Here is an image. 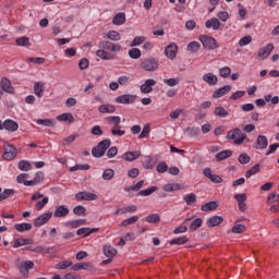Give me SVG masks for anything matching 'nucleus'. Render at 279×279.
Segmentation results:
<instances>
[{"mask_svg":"<svg viewBox=\"0 0 279 279\" xmlns=\"http://www.w3.org/2000/svg\"><path fill=\"white\" fill-rule=\"evenodd\" d=\"M278 199H279V194L272 193L267 196V204H276V202H278Z\"/></svg>","mask_w":279,"mask_h":279,"instance_id":"774afa93","label":"nucleus"},{"mask_svg":"<svg viewBox=\"0 0 279 279\" xmlns=\"http://www.w3.org/2000/svg\"><path fill=\"white\" fill-rule=\"evenodd\" d=\"M256 149H267V146L269 145V140H267V136L265 135H258L256 140Z\"/></svg>","mask_w":279,"mask_h":279,"instance_id":"5701e85b","label":"nucleus"},{"mask_svg":"<svg viewBox=\"0 0 279 279\" xmlns=\"http://www.w3.org/2000/svg\"><path fill=\"white\" fill-rule=\"evenodd\" d=\"M137 96L132 94H123L116 98V104L130 105L136 101Z\"/></svg>","mask_w":279,"mask_h":279,"instance_id":"6e6552de","label":"nucleus"},{"mask_svg":"<svg viewBox=\"0 0 279 279\" xmlns=\"http://www.w3.org/2000/svg\"><path fill=\"white\" fill-rule=\"evenodd\" d=\"M227 138L233 141L234 145H243L247 141V135L241 129L235 128L227 133Z\"/></svg>","mask_w":279,"mask_h":279,"instance_id":"f257e3e1","label":"nucleus"},{"mask_svg":"<svg viewBox=\"0 0 279 279\" xmlns=\"http://www.w3.org/2000/svg\"><path fill=\"white\" fill-rule=\"evenodd\" d=\"M185 243H189V238H186V235L173 238L170 241V245H184Z\"/></svg>","mask_w":279,"mask_h":279,"instance_id":"f704fd0d","label":"nucleus"},{"mask_svg":"<svg viewBox=\"0 0 279 279\" xmlns=\"http://www.w3.org/2000/svg\"><path fill=\"white\" fill-rule=\"evenodd\" d=\"M112 136H125V131L121 130V124L111 128Z\"/></svg>","mask_w":279,"mask_h":279,"instance_id":"a18cd8bd","label":"nucleus"},{"mask_svg":"<svg viewBox=\"0 0 279 279\" xmlns=\"http://www.w3.org/2000/svg\"><path fill=\"white\" fill-rule=\"evenodd\" d=\"M14 193H16V191H14L13 189H4L3 192L0 194V202L8 199V197H12Z\"/></svg>","mask_w":279,"mask_h":279,"instance_id":"ea45409f","label":"nucleus"},{"mask_svg":"<svg viewBox=\"0 0 279 279\" xmlns=\"http://www.w3.org/2000/svg\"><path fill=\"white\" fill-rule=\"evenodd\" d=\"M185 204L187 206H193V204H195V202H197V195L191 193V194H187L183 197Z\"/></svg>","mask_w":279,"mask_h":279,"instance_id":"37998d69","label":"nucleus"},{"mask_svg":"<svg viewBox=\"0 0 279 279\" xmlns=\"http://www.w3.org/2000/svg\"><path fill=\"white\" fill-rule=\"evenodd\" d=\"M35 123H37V125H44L45 128H53V125H56V121L51 119H37Z\"/></svg>","mask_w":279,"mask_h":279,"instance_id":"7c9ffc66","label":"nucleus"},{"mask_svg":"<svg viewBox=\"0 0 279 279\" xmlns=\"http://www.w3.org/2000/svg\"><path fill=\"white\" fill-rule=\"evenodd\" d=\"M68 215H69V209L64 205L58 206L53 214L54 217H59V218L66 217Z\"/></svg>","mask_w":279,"mask_h":279,"instance_id":"c85d7f7f","label":"nucleus"},{"mask_svg":"<svg viewBox=\"0 0 279 279\" xmlns=\"http://www.w3.org/2000/svg\"><path fill=\"white\" fill-rule=\"evenodd\" d=\"M230 90H232V86L225 85V86L218 88L217 90H215L213 94V97H214V99H219V98L223 97V95H228V93H230Z\"/></svg>","mask_w":279,"mask_h":279,"instance_id":"a211bd4d","label":"nucleus"},{"mask_svg":"<svg viewBox=\"0 0 279 279\" xmlns=\"http://www.w3.org/2000/svg\"><path fill=\"white\" fill-rule=\"evenodd\" d=\"M32 169V163L27 160H21L19 162V170L20 171H29Z\"/></svg>","mask_w":279,"mask_h":279,"instance_id":"09e8293b","label":"nucleus"},{"mask_svg":"<svg viewBox=\"0 0 279 279\" xmlns=\"http://www.w3.org/2000/svg\"><path fill=\"white\" fill-rule=\"evenodd\" d=\"M107 37L109 38V40H113L114 43L121 40V34L117 31H109Z\"/></svg>","mask_w":279,"mask_h":279,"instance_id":"49530a36","label":"nucleus"},{"mask_svg":"<svg viewBox=\"0 0 279 279\" xmlns=\"http://www.w3.org/2000/svg\"><path fill=\"white\" fill-rule=\"evenodd\" d=\"M34 244V240L33 239H15L14 240V244L13 247L16 250L19 247H23V245H33Z\"/></svg>","mask_w":279,"mask_h":279,"instance_id":"b1692460","label":"nucleus"},{"mask_svg":"<svg viewBox=\"0 0 279 279\" xmlns=\"http://www.w3.org/2000/svg\"><path fill=\"white\" fill-rule=\"evenodd\" d=\"M73 262L71 260H63L57 264L56 269H66V267H72Z\"/></svg>","mask_w":279,"mask_h":279,"instance_id":"0e129e2a","label":"nucleus"},{"mask_svg":"<svg viewBox=\"0 0 279 279\" xmlns=\"http://www.w3.org/2000/svg\"><path fill=\"white\" fill-rule=\"evenodd\" d=\"M99 231V228L83 227L76 231L77 236H90V234Z\"/></svg>","mask_w":279,"mask_h":279,"instance_id":"aec40b11","label":"nucleus"},{"mask_svg":"<svg viewBox=\"0 0 279 279\" xmlns=\"http://www.w3.org/2000/svg\"><path fill=\"white\" fill-rule=\"evenodd\" d=\"M34 93L37 97H43V93H45V83L38 82L34 85Z\"/></svg>","mask_w":279,"mask_h":279,"instance_id":"72a5a7b5","label":"nucleus"},{"mask_svg":"<svg viewBox=\"0 0 279 279\" xmlns=\"http://www.w3.org/2000/svg\"><path fill=\"white\" fill-rule=\"evenodd\" d=\"M199 40L205 49H208L209 51H213L215 49H219V45L217 43V39L208 36V35H201Z\"/></svg>","mask_w":279,"mask_h":279,"instance_id":"20e7f679","label":"nucleus"},{"mask_svg":"<svg viewBox=\"0 0 279 279\" xmlns=\"http://www.w3.org/2000/svg\"><path fill=\"white\" fill-rule=\"evenodd\" d=\"M214 114L216 117H220V119H226V117H228V110H226V108L219 106V107L215 108Z\"/></svg>","mask_w":279,"mask_h":279,"instance_id":"4c0bfd02","label":"nucleus"},{"mask_svg":"<svg viewBox=\"0 0 279 279\" xmlns=\"http://www.w3.org/2000/svg\"><path fill=\"white\" fill-rule=\"evenodd\" d=\"M113 25H123L125 23V13H117L112 20Z\"/></svg>","mask_w":279,"mask_h":279,"instance_id":"58836bf2","label":"nucleus"},{"mask_svg":"<svg viewBox=\"0 0 279 279\" xmlns=\"http://www.w3.org/2000/svg\"><path fill=\"white\" fill-rule=\"evenodd\" d=\"M71 269L72 271H82V270L94 271L95 267L90 262H86V263L74 264Z\"/></svg>","mask_w":279,"mask_h":279,"instance_id":"9b49d317","label":"nucleus"},{"mask_svg":"<svg viewBox=\"0 0 279 279\" xmlns=\"http://www.w3.org/2000/svg\"><path fill=\"white\" fill-rule=\"evenodd\" d=\"M238 160H239L240 165H247V162H250V160H252V158L246 153H243L239 156Z\"/></svg>","mask_w":279,"mask_h":279,"instance_id":"052dcab7","label":"nucleus"},{"mask_svg":"<svg viewBox=\"0 0 279 279\" xmlns=\"http://www.w3.org/2000/svg\"><path fill=\"white\" fill-rule=\"evenodd\" d=\"M14 228L17 232H26L32 230V223L29 222H22L14 225Z\"/></svg>","mask_w":279,"mask_h":279,"instance_id":"2f4dec72","label":"nucleus"},{"mask_svg":"<svg viewBox=\"0 0 279 279\" xmlns=\"http://www.w3.org/2000/svg\"><path fill=\"white\" fill-rule=\"evenodd\" d=\"M106 121L113 126L121 125V117L119 116H110L106 119Z\"/></svg>","mask_w":279,"mask_h":279,"instance_id":"79ce46f5","label":"nucleus"},{"mask_svg":"<svg viewBox=\"0 0 279 279\" xmlns=\"http://www.w3.org/2000/svg\"><path fill=\"white\" fill-rule=\"evenodd\" d=\"M73 213L74 215H76L77 217H82L86 215V207L82 206V205H77L73 208Z\"/></svg>","mask_w":279,"mask_h":279,"instance_id":"603ef678","label":"nucleus"},{"mask_svg":"<svg viewBox=\"0 0 279 279\" xmlns=\"http://www.w3.org/2000/svg\"><path fill=\"white\" fill-rule=\"evenodd\" d=\"M1 89L9 95L14 94V87L12 86V82L8 77H2L0 81Z\"/></svg>","mask_w":279,"mask_h":279,"instance_id":"f8f14e48","label":"nucleus"},{"mask_svg":"<svg viewBox=\"0 0 279 279\" xmlns=\"http://www.w3.org/2000/svg\"><path fill=\"white\" fill-rule=\"evenodd\" d=\"M147 38L145 36H136L134 37L133 41L131 43V47H140V45H143Z\"/></svg>","mask_w":279,"mask_h":279,"instance_id":"864d4df0","label":"nucleus"},{"mask_svg":"<svg viewBox=\"0 0 279 279\" xmlns=\"http://www.w3.org/2000/svg\"><path fill=\"white\" fill-rule=\"evenodd\" d=\"M57 121H64L68 123H73L75 121V119L73 118L72 113H62L57 117Z\"/></svg>","mask_w":279,"mask_h":279,"instance_id":"e433bc0d","label":"nucleus"},{"mask_svg":"<svg viewBox=\"0 0 279 279\" xmlns=\"http://www.w3.org/2000/svg\"><path fill=\"white\" fill-rule=\"evenodd\" d=\"M4 130L8 132H16V130H19V123H16L14 120L7 119L4 121Z\"/></svg>","mask_w":279,"mask_h":279,"instance_id":"cd10ccee","label":"nucleus"},{"mask_svg":"<svg viewBox=\"0 0 279 279\" xmlns=\"http://www.w3.org/2000/svg\"><path fill=\"white\" fill-rule=\"evenodd\" d=\"M199 43L192 41L187 45V51H191V53H197L199 51Z\"/></svg>","mask_w":279,"mask_h":279,"instance_id":"13d9d810","label":"nucleus"},{"mask_svg":"<svg viewBox=\"0 0 279 279\" xmlns=\"http://www.w3.org/2000/svg\"><path fill=\"white\" fill-rule=\"evenodd\" d=\"M88 169H90V166L88 163H80L74 167H71L70 171H88Z\"/></svg>","mask_w":279,"mask_h":279,"instance_id":"8fccbe9b","label":"nucleus"},{"mask_svg":"<svg viewBox=\"0 0 279 279\" xmlns=\"http://www.w3.org/2000/svg\"><path fill=\"white\" fill-rule=\"evenodd\" d=\"M163 84H167V86L170 87L178 86L180 84V78H165Z\"/></svg>","mask_w":279,"mask_h":279,"instance_id":"69168bd1","label":"nucleus"},{"mask_svg":"<svg viewBox=\"0 0 279 279\" xmlns=\"http://www.w3.org/2000/svg\"><path fill=\"white\" fill-rule=\"evenodd\" d=\"M245 230H247V227H245V225L235 222L234 226L229 231H227V233L230 234V232H233V234H243Z\"/></svg>","mask_w":279,"mask_h":279,"instance_id":"a878e982","label":"nucleus"},{"mask_svg":"<svg viewBox=\"0 0 279 279\" xmlns=\"http://www.w3.org/2000/svg\"><path fill=\"white\" fill-rule=\"evenodd\" d=\"M184 189V184L180 183H167L163 185V191H166V193H173V191H182Z\"/></svg>","mask_w":279,"mask_h":279,"instance_id":"6ab92c4d","label":"nucleus"},{"mask_svg":"<svg viewBox=\"0 0 279 279\" xmlns=\"http://www.w3.org/2000/svg\"><path fill=\"white\" fill-rule=\"evenodd\" d=\"M86 223V219H76L65 223L66 227L70 228H80V226H84Z\"/></svg>","mask_w":279,"mask_h":279,"instance_id":"a19ab883","label":"nucleus"},{"mask_svg":"<svg viewBox=\"0 0 279 279\" xmlns=\"http://www.w3.org/2000/svg\"><path fill=\"white\" fill-rule=\"evenodd\" d=\"M99 112L101 114H112V112H117V107H114V105H101L99 107Z\"/></svg>","mask_w":279,"mask_h":279,"instance_id":"bb28decb","label":"nucleus"},{"mask_svg":"<svg viewBox=\"0 0 279 279\" xmlns=\"http://www.w3.org/2000/svg\"><path fill=\"white\" fill-rule=\"evenodd\" d=\"M271 51H274V44H268L258 51V57L260 60H266V58H269L271 56Z\"/></svg>","mask_w":279,"mask_h":279,"instance_id":"2eb2a0df","label":"nucleus"},{"mask_svg":"<svg viewBox=\"0 0 279 279\" xmlns=\"http://www.w3.org/2000/svg\"><path fill=\"white\" fill-rule=\"evenodd\" d=\"M96 56L101 60H114V54L111 52L105 51V49L97 50Z\"/></svg>","mask_w":279,"mask_h":279,"instance_id":"c756f323","label":"nucleus"},{"mask_svg":"<svg viewBox=\"0 0 279 279\" xmlns=\"http://www.w3.org/2000/svg\"><path fill=\"white\" fill-rule=\"evenodd\" d=\"M217 208H219V202L217 201H211L208 203H205L201 209L203 210V213H208L210 210H217Z\"/></svg>","mask_w":279,"mask_h":279,"instance_id":"393cba45","label":"nucleus"},{"mask_svg":"<svg viewBox=\"0 0 279 279\" xmlns=\"http://www.w3.org/2000/svg\"><path fill=\"white\" fill-rule=\"evenodd\" d=\"M4 153L2 154V158L3 160H14V158H16V147L7 144L3 146Z\"/></svg>","mask_w":279,"mask_h":279,"instance_id":"423d86ee","label":"nucleus"},{"mask_svg":"<svg viewBox=\"0 0 279 279\" xmlns=\"http://www.w3.org/2000/svg\"><path fill=\"white\" fill-rule=\"evenodd\" d=\"M156 84V81L154 78H147L144 84L141 85L140 89L141 93L144 95H148V93H151L154 90L153 86Z\"/></svg>","mask_w":279,"mask_h":279,"instance_id":"ddd939ff","label":"nucleus"},{"mask_svg":"<svg viewBox=\"0 0 279 279\" xmlns=\"http://www.w3.org/2000/svg\"><path fill=\"white\" fill-rule=\"evenodd\" d=\"M156 191H158V186H151L150 189L140 191L137 195H141L142 197H147L151 195V193H156Z\"/></svg>","mask_w":279,"mask_h":279,"instance_id":"de8ad7c7","label":"nucleus"},{"mask_svg":"<svg viewBox=\"0 0 279 279\" xmlns=\"http://www.w3.org/2000/svg\"><path fill=\"white\" fill-rule=\"evenodd\" d=\"M221 223H223V217L221 216H211L206 221L207 228H217V226H221Z\"/></svg>","mask_w":279,"mask_h":279,"instance_id":"dca6fc26","label":"nucleus"},{"mask_svg":"<svg viewBox=\"0 0 279 279\" xmlns=\"http://www.w3.org/2000/svg\"><path fill=\"white\" fill-rule=\"evenodd\" d=\"M158 66L159 61L154 57L146 58L141 62V69L147 71L148 73H154V71H158Z\"/></svg>","mask_w":279,"mask_h":279,"instance_id":"7ed1b4c3","label":"nucleus"},{"mask_svg":"<svg viewBox=\"0 0 279 279\" xmlns=\"http://www.w3.org/2000/svg\"><path fill=\"white\" fill-rule=\"evenodd\" d=\"M102 252L107 258H114V256L119 254V251H117V248L112 247L110 244H106L102 248Z\"/></svg>","mask_w":279,"mask_h":279,"instance_id":"4be33fe9","label":"nucleus"},{"mask_svg":"<svg viewBox=\"0 0 279 279\" xmlns=\"http://www.w3.org/2000/svg\"><path fill=\"white\" fill-rule=\"evenodd\" d=\"M15 43L19 47H29V38L27 37H20Z\"/></svg>","mask_w":279,"mask_h":279,"instance_id":"bf43d9fd","label":"nucleus"},{"mask_svg":"<svg viewBox=\"0 0 279 279\" xmlns=\"http://www.w3.org/2000/svg\"><path fill=\"white\" fill-rule=\"evenodd\" d=\"M230 73H232L230 66H223L219 70L220 77H230Z\"/></svg>","mask_w":279,"mask_h":279,"instance_id":"e2e57ef3","label":"nucleus"},{"mask_svg":"<svg viewBox=\"0 0 279 279\" xmlns=\"http://www.w3.org/2000/svg\"><path fill=\"white\" fill-rule=\"evenodd\" d=\"M138 221V216H133L131 218H128L121 222V226L123 228H128V226H132V223H136Z\"/></svg>","mask_w":279,"mask_h":279,"instance_id":"5fc2aeb1","label":"nucleus"},{"mask_svg":"<svg viewBox=\"0 0 279 279\" xmlns=\"http://www.w3.org/2000/svg\"><path fill=\"white\" fill-rule=\"evenodd\" d=\"M146 221L148 223H160V215L158 214L148 215L146 217Z\"/></svg>","mask_w":279,"mask_h":279,"instance_id":"4d7b16f0","label":"nucleus"},{"mask_svg":"<svg viewBox=\"0 0 279 279\" xmlns=\"http://www.w3.org/2000/svg\"><path fill=\"white\" fill-rule=\"evenodd\" d=\"M165 56L168 57L169 60H175L178 56V44L171 43L165 49Z\"/></svg>","mask_w":279,"mask_h":279,"instance_id":"9d476101","label":"nucleus"},{"mask_svg":"<svg viewBox=\"0 0 279 279\" xmlns=\"http://www.w3.org/2000/svg\"><path fill=\"white\" fill-rule=\"evenodd\" d=\"M44 180L45 177L37 175L33 180H26V182H24V186H36V184H40Z\"/></svg>","mask_w":279,"mask_h":279,"instance_id":"473e14b6","label":"nucleus"},{"mask_svg":"<svg viewBox=\"0 0 279 279\" xmlns=\"http://www.w3.org/2000/svg\"><path fill=\"white\" fill-rule=\"evenodd\" d=\"M250 43H252V36L251 35H246V36L242 37L239 40V45L241 47H247V45H250Z\"/></svg>","mask_w":279,"mask_h":279,"instance_id":"680f3d73","label":"nucleus"},{"mask_svg":"<svg viewBox=\"0 0 279 279\" xmlns=\"http://www.w3.org/2000/svg\"><path fill=\"white\" fill-rule=\"evenodd\" d=\"M156 170L157 173H167V171H169V166L167 165V162L161 161L157 165Z\"/></svg>","mask_w":279,"mask_h":279,"instance_id":"6e6d98bb","label":"nucleus"},{"mask_svg":"<svg viewBox=\"0 0 279 279\" xmlns=\"http://www.w3.org/2000/svg\"><path fill=\"white\" fill-rule=\"evenodd\" d=\"M123 158L126 162H134V160L141 158V150L126 151L123 154Z\"/></svg>","mask_w":279,"mask_h":279,"instance_id":"412c9836","label":"nucleus"},{"mask_svg":"<svg viewBox=\"0 0 279 279\" xmlns=\"http://www.w3.org/2000/svg\"><path fill=\"white\" fill-rule=\"evenodd\" d=\"M205 27L217 32V29H221V22H219V19L217 17H211L205 22Z\"/></svg>","mask_w":279,"mask_h":279,"instance_id":"4468645a","label":"nucleus"},{"mask_svg":"<svg viewBox=\"0 0 279 279\" xmlns=\"http://www.w3.org/2000/svg\"><path fill=\"white\" fill-rule=\"evenodd\" d=\"M143 167L145 169H154V167H156V161L148 157L146 160H144Z\"/></svg>","mask_w":279,"mask_h":279,"instance_id":"338daca9","label":"nucleus"},{"mask_svg":"<svg viewBox=\"0 0 279 279\" xmlns=\"http://www.w3.org/2000/svg\"><path fill=\"white\" fill-rule=\"evenodd\" d=\"M75 199H77V202H95L97 195L90 192H78L75 195Z\"/></svg>","mask_w":279,"mask_h":279,"instance_id":"1a4fd4ad","label":"nucleus"},{"mask_svg":"<svg viewBox=\"0 0 279 279\" xmlns=\"http://www.w3.org/2000/svg\"><path fill=\"white\" fill-rule=\"evenodd\" d=\"M230 156H232V150H222L216 155V160L221 162V160H226L227 158H230Z\"/></svg>","mask_w":279,"mask_h":279,"instance_id":"c9c22d12","label":"nucleus"},{"mask_svg":"<svg viewBox=\"0 0 279 279\" xmlns=\"http://www.w3.org/2000/svg\"><path fill=\"white\" fill-rule=\"evenodd\" d=\"M203 82L208 84V86H217L219 82V77H217V75L209 72L203 75Z\"/></svg>","mask_w":279,"mask_h":279,"instance_id":"f3484780","label":"nucleus"},{"mask_svg":"<svg viewBox=\"0 0 279 279\" xmlns=\"http://www.w3.org/2000/svg\"><path fill=\"white\" fill-rule=\"evenodd\" d=\"M203 220L202 218H196L194 221L190 225V230L194 232L195 230H198V228H202Z\"/></svg>","mask_w":279,"mask_h":279,"instance_id":"3c124183","label":"nucleus"},{"mask_svg":"<svg viewBox=\"0 0 279 279\" xmlns=\"http://www.w3.org/2000/svg\"><path fill=\"white\" fill-rule=\"evenodd\" d=\"M51 217H53V213L47 211V213L40 215L39 217H37L33 223H34L35 228H40V226H45V223H48V221L51 219Z\"/></svg>","mask_w":279,"mask_h":279,"instance_id":"0eeeda50","label":"nucleus"},{"mask_svg":"<svg viewBox=\"0 0 279 279\" xmlns=\"http://www.w3.org/2000/svg\"><path fill=\"white\" fill-rule=\"evenodd\" d=\"M110 145H112V141L108 138L101 141L92 149V156H94V158H102V156H106V151H108Z\"/></svg>","mask_w":279,"mask_h":279,"instance_id":"f03ea898","label":"nucleus"},{"mask_svg":"<svg viewBox=\"0 0 279 279\" xmlns=\"http://www.w3.org/2000/svg\"><path fill=\"white\" fill-rule=\"evenodd\" d=\"M141 56H142V52H141V49L138 48H132L129 50V58H131L132 60H138Z\"/></svg>","mask_w":279,"mask_h":279,"instance_id":"c03bdc74","label":"nucleus"},{"mask_svg":"<svg viewBox=\"0 0 279 279\" xmlns=\"http://www.w3.org/2000/svg\"><path fill=\"white\" fill-rule=\"evenodd\" d=\"M15 267H17L22 276H27V274H29V269H34V262L32 260L21 262V258H17L15 260Z\"/></svg>","mask_w":279,"mask_h":279,"instance_id":"39448f33","label":"nucleus"}]
</instances>
